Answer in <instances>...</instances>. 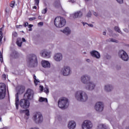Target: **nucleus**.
Returning a JSON list of instances; mask_svg holds the SVG:
<instances>
[{"mask_svg": "<svg viewBox=\"0 0 129 129\" xmlns=\"http://www.w3.org/2000/svg\"><path fill=\"white\" fill-rule=\"evenodd\" d=\"M12 36L14 37V38H17V37H18V33L16 32H13Z\"/></svg>", "mask_w": 129, "mask_h": 129, "instance_id": "37", "label": "nucleus"}, {"mask_svg": "<svg viewBox=\"0 0 129 129\" xmlns=\"http://www.w3.org/2000/svg\"><path fill=\"white\" fill-rule=\"evenodd\" d=\"M35 3V6H39V3H40V0H34Z\"/></svg>", "mask_w": 129, "mask_h": 129, "instance_id": "41", "label": "nucleus"}, {"mask_svg": "<svg viewBox=\"0 0 129 129\" xmlns=\"http://www.w3.org/2000/svg\"><path fill=\"white\" fill-rule=\"evenodd\" d=\"M114 88L113 85L110 84H107L104 86V90L105 92H111Z\"/></svg>", "mask_w": 129, "mask_h": 129, "instance_id": "15", "label": "nucleus"}, {"mask_svg": "<svg viewBox=\"0 0 129 129\" xmlns=\"http://www.w3.org/2000/svg\"><path fill=\"white\" fill-rule=\"evenodd\" d=\"M95 87H96V84L95 82L91 81L87 84L86 89L88 90V91H93V90L95 89Z\"/></svg>", "mask_w": 129, "mask_h": 129, "instance_id": "13", "label": "nucleus"}, {"mask_svg": "<svg viewBox=\"0 0 129 129\" xmlns=\"http://www.w3.org/2000/svg\"><path fill=\"white\" fill-rule=\"evenodd\" d=\"M33 9H35L36 10L37 9V7L36 6H34L33 7Z\"/></svg>", "mask_w": 129, "mask_h": 129, "instance_id": "62", "label": "nucleus"}, {"mask_svg": "<svg viewBox=\"0 0 129 129\" xmlns=\"http://www.w3.org/2000/svg\"><path fill=\"white\" fill-rule=\"evenodd\" d=\"M32 27H33V25L32 24H30L28 25V28H29V29L32 28Z\"/></svg>", "mask_w": 129, "mask_h": 129, "instance_id": "54", "label": "nucleus"}, {"mask_svg": "<svg viewBox=\"0 0 129 129\" xmlns=\"http://www.w3.org/2000/svg\"><path fill=\"white\" fill-rule=\"evenodd\" d=\"M58 106L61 109H66L69 106V100L65 97L60 98L58 101Z\"/></svg>", "mask_w": 129, "mask_h": 129, "instance_id": "3", "label": "nucleus"}, {"mask_svg": "<svg viewBox=\"0 0 129 129\" xmlns=\"http://www.w3.org/2000/svg\"><path fill=\"white\" fill-rule=\"evenodd\" d=\"M27 26H29V23L28 22L24 24V27H27Z\"/></svg>", "mask_w": 129, "mask_h": 129, "instance_id": "52", "label": "nucleus"}, {"mask_svg": "<svg viewBox=\"0 0 129 129\" xmlns=\"http://www.w3.org/2000/svg\"><path fill=\"white\" fill-rule=\"evenodd\" d=\"M88 26H89V27H91V28H93V25L92 24H88Z\"/></svg>", "mask_w": 129, "mask_h": 129, "instance_id": "51", "label": "nucleus"}, {"mask_svg": "<svg viewBox=\"0 0 129 129\" xmlns=\"http://www.w3.org/2000/svg\"><path fill=\"white\" fill-rule=\"evenodd\" d=\"M54 24L56 28H63L66 25V20L61 17H57L54 21Z\"/></svg>", "mask_w": 129, "mask_h": 129, "instance_id": "2", "label": "nucleus"}, {"mask_svg": "<svg viewBox=\"0 0 129 129\" xmlns=\"http://www.w3.org/2000/svg\"><path fill=\"white\" fill-rule=\"evenodd\" d=\"M83 26L85 25H88V24H87V23H86V22H83L82 23Z\"/></svg>", "mask_w": 129, "mask_h": 129, "instance_id": "55", "label": "nucleus"}, {"mask_svg": "<svg viewBox=\"0 0 129 129\" xmlns=\"http://www.w3.org/2000/svg\"><path fill=\"white\" fill-rule=\"evenodd\" d=\"M25 92V88L24 87H21L19 91V93H24Z\"/></svg>", "mask_w": 129, "mask_h": 129, "instance_id": "33", "label": "nucleus"}, {"mask_svg": "<svg viewBox=\"0 0 129 129\" xmlns=\"http://www.w3.org/2000/svg\"><path fill=\"white\" fill-rule=\"evenodd\" d=\"M16 43H17V44L18 45V46H19V47H21L22 46V44L23 43V42L22 41V39L18 38L17 39Z\"/></svg>", "mask_w": 129, "mask_h": 129, "instance_id": "27", "label": "nucleus"}, {"mask_svg": "<svg viewBox=\"0 0 129 129\" xmlns=\"http://www.w3.org/2000/svg\"><path fill=\"white\" fill-rule=\"evenodd\" d=\"M90 54L92 57L94 58H96V59H100V53L98 52V51L96 50H93L90 52Z\"/></svg>", "mask_w": 129, "mask_h": 129, "instance_id": "20", "label": "nucleus"}, {"mask_svg": "<svg viewBox=\"0 0 129 129\" xmlns=\"http://www.w3.org/2000/svg\"><path fill=\"white\" fill-rule=\"evenodd\" d=\"M54 6L55 8H60L61 7V4H60V1L56 0L54 3Z\"/></svg>", "mask_w": 129, "mask_h": 129, "instance_id": "25", "label": "nucleus"}, {"mask_svg": "<svg viewBox=\"0 0 129 129\" xmlns=\"http://www.w3.org/2000/svg\"><path fill=\"white\" fill-rule=\"evenodd\" d=\"M94 108L97 112H102L104 108V104L102 102H97L95 104Z\"/></svg>", "mask_w": 129, "mask_h": 129, "instance_id": "8", "label": "nucleus"}, {"mask_svg": "<svg viewBox=\"0 0 129 129\" xmlns=\"http://www.w3.org/2000/svg\"><path fill=\"white\" fill-rule=\"evenodd\" d=\"M24 97L27 100H32L34 98V91L28 89L24 94Z\"/></svg>", "mask_w": 129, "mask_h": 129, "instance_id": "7", "label": "nucleus"}, {"mask_svg": "<svg viewBox=\"0 0 129 129\" xmlns=\"http://www.w3.org/2000/svg\"><path fill=\"white\" fill-rule=\"evenodd\" d=\"M29 31H32V28H30Z\"/></svg>", "mask_w": 129, "mask_h": 129, "instance_id": "64", "label": "nucleus"}, {"mask_svg": "<svg viewBox=\"0 0 129 129\" xmlns=\"http://www.w3.org/2000/svg\"><path fill=\"white\" fill-rule=\"evenodd\" d=\"M2 38H0V45L2 44Z\"/></svg>", "mask_w": 129, "mask_h": 129, "instance_id": "61", "label": "nucleus"}, {"mask_svg": "<svg viewBox=\"0 0 129 129\" xmlns=\"http://www.w3.org/2000/svg\"><path fill=\"white\" fill-rule=\"evenodd\" d=\"M38 19H39V20L41 19V16H38Z\"/></svg>", "mask_w": 129, "mask_h": 129, "instance_id": "63", "label": "nucleus"}, {"mask_svg": "<svg viewBox=\"0 0 129 129\" xmlns=\"http://www.w3.org/2000/svg\"><path fill=\"white\" fill-rule=\"evenodd\" d=\"M19 105L22 108L27 109L30 107V102L27 99H23L20 100Z\"/></svg>", "mask_w": 129, "mask_h": 129, "instance_id": "11", "label": "nucleus"}, {"mask_svg": "<svg viewBox=\"0 0 129 129\" xmlns=\"http://www.w3.org/2000/svg\"><path fill=\"white\" fill-rule=\"evenodd\" d=\"M118 56L123 61L128 60V55H127V53H126V52L123 50H120L118 51Z\"/></svg>", "mask_w": 129, "mask_h": 129, "instance_id": "12", "label": "nucleus"}, {"mask_svg": "<svg viewBox=\"0 0 129 129\" xmlns=\"http://www.w3.org/2000/svg\"><path fill=\"white\" fill-rule=\"evenodd\" d=\"M61 32H62L67 36H69L71 34V29L69 27H66L63 30H61Z\"/></svg>", "mask_w": 129, "mask_h": 129, "instance_id": "22", "label": "nucleus"}, {"mask_svg": "<svg viewBox=\"0 0 129 129\" xmlns=\"http://www.w3.org/2000/svg\"><path fill=\"white\" fill-rule=\"evenodd\" d=\"M120 68H121L120 66H118L116 67L117 70H119V69H120Z\"/></svg>", "mask_w": 129, "mask_h": 129, "instance_id": "53", "label": "nucleus"}, {"mask_svg": "<svg viewBox=\"0 0 129 129\" xmlns=\"http://www.w3.org/2000/svg\"><path fill=\"white\" fill-rule=\"evenodd\" d=\"M0 61L2 62H4V59L3 58V53H2L1 51H0Z\"/></svg>", "mask_w": 129, "mask_h": 129, "instance_id": "36", "label": "nucleus"}, {"mask_svg": "<svg viewBox=\"0 0 129 129\" xmlns=\"http://www.w3.org/2000/svg\"><path fill=\"white\" fill-rule=\"evenodd\" d=\"M34 20H36L35 17H32V18H29V21H34Z\"/></svg>", "mask_w": 129, "mask_h": 129, "instance_id": "45", "label": "nucleus"}, {"mask_svg": "<svg viewBox=\"0 0 129 129\" xmlns=\"http://www.w3.org/2000/svg\"><path fill=\"white\" fill-rule=\"evenodd\" d=\"M28 64L29 67H36V66L38 65L37 56H36L35 54L31 55L29 58Z\"/></svg>", "mask_w": 129, "mask_h": 129, "instance_id": "4", "label": "nucleus"}, {"mask_svg": "<svg viewBox=\"0 0 129 129\" xmlns=\"http://www.w3.org/2000/svg\"><path fill=\"white\" fill-rule=\"evenodd\" d=\"M22 42H26V39L24 38H22Z\"/></svg>", "mask_w": 129, "mask_h": 129, "instance_id": "58", "label": "nucleus"}, {"mask_svg": "<svg viewBox=\"0 0 129 129\" xmlns=\"http://www.w3.org/2000/svg\"><path fill=\"white\" fill-rule=\"evenodd\" d=\"M43 24H44V23H43V22H39V23H38V25H39V26H43Z\"/></svg>", "mask_w": 129, "mask_h": 129, "instance_id": "49", "label": "nucleus"}, {"mask_svg": "<svg viewBox=\"0 0 129 129\" xmlns=\"http://www.w3.org/2000/svg\"><path fill=\"white\" fill-rule=\"evenodd\" d=\"M53 59L56 62H60L63 59V55L61 53H55L53 56Z\"/></svg>", "mask_w": 129, "mask_h": 129, "instance_id": "17", "label": "nucleus"}, {"mask_svg": "<svg viewBox=\"0 0 129 129\" xmlns=\"http://www.w3.org/2000/svg\"><path fill=\"white\" fill-rule=\"evenodd\" d=\"M75 97L78 101L86 102L88 100V95L83 91H78L75 94Z\"/></svg>", "mask_w": 129, "mask_h": 129, "instance_id": "1", "label": "nucleus"}, {"mask_svg": "<svg viewBox=\"0 0 129 129\" xmlns=\"http://www.w3.org/2000/svg\"><path fill=\"white\" fill-rule=\"evenodd\" d=\"M39 101L40 102H43V101H45V102H48V100L46 98L40 97L39 98Z\"/></svg>", "mask_w": 129, "mask_h": 129, "instance_id": "30", "label": "nucleus"}, {"mask_svg": "<svg viewBox=\"0 0 129 129\" xmlns=\"http://www.w3.org/2000/svg\"><path fill=\"white\" fill-rule=\"evenodd\" d=\"M93 15L95 16V17H98V14L96 12H93Z\"/></svg>", "mask_w": 129, "mask_h": 129, "instance_id": "48", "label": "nucleus"}, {"mask_svg": "<svg viewBox=\"0 0 129 129\" xmlns=\"http://www.w3.org/2000/svg\"><path fill=\"white\" fill-rule=\"evenodd\" d=\"M17 29H21V28H23V25H17L16 26Z\"/></svg>", "mask_w": 129, "mask_h": 129, "instance_id": "44", "label": "nucleus"}, {"mask_svg": "<svg viewBox=\"0 0 129 129\" xmlns=\"http://www.w3.org/2000/svg\"><path fill=\"white\" fill-rule=\"evenodd\" d=\"M41 65L43 68H50L51 67L50 62L47 60H42L41 61Z\"/></svg>", "mask_w": 129, "mask_h": 129, "instance_id": "21", "label": "nucleus"}, {"mask_svg": "<svg viewBox=\"0 0 129 129\" xmlns=\"http://www.w3.org/2000/svg\"><path fill=\"white\" fill-rule=\"evenodd\" d=\"M47 12H48V9L47 8H45L44 9H43L42 11V14H43V15H45V14H46V13H47Z\"/></svg>", "mask_w": 129, "mask_h": 129, "instance_id": "35", "label": "nucleus"}, {"mask_svg": "<svg viewBox=\"0 0 129 129\" xmlns=\"http://www.w3.org/2000/svg\"><path fill=\"white\" fill-rule=\"evenodd\" d=\"M116 1L119 4H122V3H123V0H116Z\"/></svg>", "mask_w": 129, "mask_h": 129, "instance_id": "43", "label": "nucleus"}, {"mask_svg": "<svg viewBox=\"0 0 129 129\" xmlns=\"http://www.w3.org/2000/svg\"><path fill=\"white\" fill-rule=\"evenodd\" d=\"M93 126L92 122L90 120H86L82 124V129H92Z\"/></svg>", "mask_w": 129, "mask_h": 129, "instance_id": "10", "label": "nucleus"}, {"mask_svg": "<svg viewBox=\"0 0 129 129\" xmlns=\"http://www.w3.org/2000/svg\"><path fill=\"white\" fill-rule=\"evenodd\" d=\"M60 73L63 76H69L72 73V70L69 67L66 66L61 68Z\"/></svg>", "mask_w": 129, "mask_h": 129, "instance_id": "6", "label": "nucleus"}, {"mask_svg": "<svg viewBox=\"0 0 129 129\" xmlns=\"http://www.w3.org/2000/svg\"><path fill=\"white\" fill-rule=\"evenodd\" d=\"M55 118L57 120H58V121H61L62 119H63L62 116H61V115H57L56 116Z\"/></svg>", "mask_w": 129, "mask_h": 129, "instance_id": "32", "label": "nucleus"}, {"mask_svg": "<svg viewBox=\"0 0 129 129\" xmlns=\"http://www.w3.org/2000/svg\"><path fill=\"white\" fill-rule=\"evenodd\" d=\"M103 35H104V36H105V35H106V32H105V31H104L103 32Z\"/></svg>", "mask_w": 129, "mask_h": 129, "instance_id": "59", "label": "nucleus"}, {"mask_svg": "<svg viewBox=\"0 0 129 129\" xmlns=\"http://www.w3.org/2000/svg\"><path fill=\"white\" fill-rule=\"evenodd\" d=\"M25 112L26 115H27V116H29V115H30V111H29L28 109L26 110Z\"/></svg>", "mask_w": 129, "mask_h": 129, "instance_id": "38", "label": "nucleus"}, {"mask_svg": "<svg viewBox=\"0 0 129 129\" xmlns=\"http://www.w3.org/2000/svg\"><path fill=\"white\" fill-rule=\"evenodd\" d=\"M91 16H92V14H91V12H89L88 13V14H87V18H90V17H91Z\"/></svg>", "mask_w": 129, "mask_h": 129, "instance_id": "42", "label": "nucleus"}, {"mask_svg": "<svg viewBox=\"0 0 129 129\" xmlns=\"http://www.w3.org/2000/svg\"><path fill=\"white\" fill-rule=\"evenodd\" d=\"M11 56L14 59H17L20 57V54L16 51H14L12 52Z\"/></svg>", "mask_w": 129, "mask_h": 129, "instance_id": "23", "label": "nucleus"}, {"mask_svg": "<svg viewBox=\"0 0 129 129\" xmlns=\"http://www.w3.org/2000/svg\"><path fill=\"white\" fill-rule=\"evenodd\" d=\"M68 127L69 129H75L76 127V122L74 120L69 121Z\"/></svg>", "mask_w": 129, "mask_h": 129, "instance_id": "19", "label": "nucleus"}, {"mask_svg": "<svg viewBox=\"0 0 129 129\" xmlns=\"http://www.w3.org/2000/svg\"><path fill=\"white\" fill-rule=\"evenodd\" d=\"M4 27H5V25H3V27L0 29V39L2 38V40H3V32H2V31H3Z\"/></svg>", "mask_w": 129, "mask_h": 129, "instance_id": "34", "label": "nucleus"}, {"mask_svg": "<svg viewBox=\"0 0 129 129\" xmlns=\"http://www.w3.org/2000/svg\"><path fill=\"white\" fill-rule=\"evenodd\" d=\"M41 56L44 58H50L51 57V52L47 49H44L41 53Z\"/></svg>", "mask_w": 129, "mask_h": 129, "instance_id": "18", "label": "nucleus"}, {"mask_svg": "<svg viewBox=\"0 0 129 129\" xmlns=\"http://www.w3.org/2000/svg\"><path fill=\"white\" fill-rule=\"evenodd\" d=\"M10 6L11 8H14V7H15V1L11 2Z\"/></svg>", "mask_w": 129, "mask_h": 129, "instance_id": "39", "label": "nucleus"}, {"mask_svg": "<svg viewBox=\"0 0 129 129\" xmlns=\"http://www.w3.org/2000/svg\"><path fill=\"white\" fill-rule=\"evenodd\" d=\"M106 42H112L113 43H118V40L113 38H109L106 40Z\"/></svg>", "mask_w": 129, "mask_h": 129, "instance_id": "28", "label": "nucleus"}, {"mask_svg": "<svg viewBox=\"0 0 129 129\" xmlns=\"http://www.w3.org/2000/svg\"><path fill=\"white\" fill-rule=\"evenodd\" d=\"M44 91L45 93H49V88H45L44 89Z\"/></svg>", "mask_w": 129, "mask_h": 129, "instance_id": "40", "label": "nucleus"}, {"mask_svg": "<svg viewBox=\"0 0 129 129\" xmlns=\"http://www.w3.org/2000/svg\"><path fill=\"white\" fill-rule=\"evenodd\" d=\"M39 88L41 92L43 91V90L44 89V87L42 86H40Z\"/></svg>", "mask_w": 129, "mask_h": 129, "instance_id": "46", "label": "nucleus"}, {"mask_svg": "<svg viewBox=\"0 0 129 129\" xmlns=\"http://www.w3.org/2000/svg\"><path fill=\"white\" fill-rule=\"evenodd\" d=\"M33 78L34 79V83L35 84L36 86L38 85V84L39 83V82H40V81H39V80H37V77H36V75H33Z\"/></svg>", "mask_w": 129, "mask_h": 129, "instance_id": "29", "label": "nucleus"}, {"mask_svg": "<svg viewBox=\"0 0 129 129\" xmlns=\"http://www.w3.org/2000/svg\"><path fill=\"white\" fill-rule=\"evenodd\" d=\"M86 3H88V2H91V0H85Z\"/></svg>", "mask_w": 129, "mask_h": 129, "instance_id": "57", "label": "nucleus"}, {"mask_svg": "<svg viewBox=\"0 0 129 129\" xmlns=\"http://www.w3.org/2000/svg\"><path fill=\"white\" fill-rule=\"evenodd\" d=\"M15 104L16 106V109H19V93H17L16 95Z\"/></svg>", "mask_w": 129, "mask_h": 129, "instance_id": "24", "label": "nucleus"}, {"mask_svg": "<svg viewBox=\"0 0 129 129\" xmlns=\"http://www.w3.org/2000/svg\"><path fill=\"white\" fill-rule=\"evenodd\" d=\"M86 61H87V62H88V63H89L91 61L90 59H87Z\"/></svg>", "mask_w": 129, "mask_h": 129, "instance_id": "56", "label": "nucleus"}, {"mask_svg": "<svg viewBox=\"0 0 129 129\" xmlns=\"http://www.w3.org/2000/svg\"><path fill=\"white\" fill-rule=\"evenodd\" d=\"M6 74H3V77L4 78H6Z\"/></svg>", "mask_w": 129, "mask_h": 129, "instance_id": "60", "label": "nucleus"}, {"mask_svg": "<svg viewBox=\"0 0 129 129\" xmlns=\"http://www.w3.org/2000/svg\"><path fill=\"white\" fill-rule=\"evenodd\" d=\"M91 80V78L88 75H83L81 77V81L83 84H87Z\"/></svg>", "mask_w": 129, "mask_h": 129, "instance_id": "14", "label": "nucleus"}, {"mask_svg": "<svg viewBox=\"0 0 129 129\" xmlns=\"http://www.w3.org/2000/svg\"><path fill=\"white\" fill-rule=\"evenodd\" d=\"M70 3H72V4H74L76 2V0H69Z\"/></svg>", "mask_w": 129, "mask_h": 129, "instance_id": "47", "label": "nucleus"}, {"mask_svg": "<svg viewBox=\"0 0 129 129\" xmlns=\"http://www.w3.org/2000/svg\"><path fill=\"white\" fill-rule=\"evenodd\" d=\"M82 16H83V13L82 12L79 11L71 15V18H73V19H80Z\"/></svg>", "mask_w": 129, "mask_h": 129, "instance_id": "16", "label": "nucleus"}, {"mask_svg": "<svg viewBox=\"0 0 129 129\" xmlns=\"http://www.w3.org/2000/svg\"><path fill=\"white\" fill-rule=\"evenodd\" d=\"M97 129H107V128L105 124H100L98 125Z\"/></svg>", "mask_w": 129, "mask_h": 129, "instance_id": "26", "label": "nucleus"}, {"mask_svg": "<svg viewBox=\"0 0 129 129\" xmlns=\"http://www.w3.org/2000/svg\"><path fill=\"white\" fill-rule=\"evenodd\" d=\"M6 97V85L0 83V100L4 99Z\"/></svg>", "mask_w": 129, "mask_h": 129, "instance_id": "9", "label": "nucleus"}, {"mask_svg": "<svg viewBox=\"0 0 129 129\" xmlns=\"http://www.w3.org/2000/svg\"><path fill=\"white\" fill-rule=\"evenodd\" d=\"M32 120L35 123H42L43 120V115L40 112H36L33 114Z\"/></svg>", "mask_w": 129, "mask_h": 129, "instance_id": "5", "label": "nucleus"}, {"mask_svg": "<svg viewBox=\"0 0 129 129\" xmlns=\"http://www.w3.org/2000/svg\"><path fill=\"white\" fill-rule=\"evenodd\" d=\"M114 30H115V31H116V32H117L118 33H119L120 34H122V32H121V31H120L119 27H118L117 26H115L114 27Z\"/></svg>", "mask_w": 129, "mask_h": 129, "instance_id": "31", "label": "nucleus"}, {"mask_svg": "<svg viewBox=\"0 0 129 129\" xmlns=\"http://www.w3.org/2000/svg\"><path fill=\"white\" fill-rule=\"evenodd\" d=\"M124 32H125L126 33H128V29L125 28L124 29Z\"/></svg>", "mask_w": 129, "mask_h": 129, "instance_id": "50", "label": "nucleus"}]
</instances>
